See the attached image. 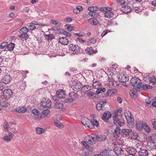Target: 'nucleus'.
Listing matches in <instances>:
<instances>
[{
	"label": "nucleus",
	"mask_w": 156,
	"mask_h": 156,
	"mask_svg": "<svg viewBox=\"0 0 156 156\" xmlns=\"http://www.w3.org/2000/svg\"><path fill=\"white\" fill-rule=\"evenodd\" d=\"M90 123H92L94 126H95L97 127L99 126V124L98 121L95 119H93L90 121Z\"/></svg>",
	"instance_id": "37998d69"
},
{
	"label": "nucleus",
	"mask_w": 156,
	"mask_h": 156,
	"mask_svg": "<svg viewBox=\"0 0 156 156\" xmlns=\"http://www.w3.org/2000/svg\"><path fill=\"white\" fill-rule=\"evenodd\" d=\"M37 133L38 134H41L44 133V130L40 127H37L36 129Z\"/></svg>",
	"instance_id": "4c0bfd02"
},
{
	"label": "nucleus",
	"mask_w": 156,
	"mask_h": 156,
	"mask_svg": "<svg viewBox=\"0 0 156 156\" xmlns=\"http://www.w3.org/2000/svg\"><path fill=\"white\" fill-rule=\"evenodd\" d=\"M4 140L9 142L10 141V133H8V136L6 135L4 138Z\"/></svg>",
	"instance_id": "bf43d9fd"
},
{
	"label": "nucleus",
	"mask_w": 156,
	"mask_h": 156,
	"mask_svg": "<svg viewBox=\"0 0 156 156\" xmlns=\"http://www.w3.org/2000/svg\"><path fill=\"white\" fill-rule=\"evenodd\" d=\"M31 23L35 26V25L41 26V27H40L47 26L46 25L44 24H42L41 23H39L35 21H32Z\"/></svg>",
	"instance_id": "ea45409f"
},
{
	"label": "nucleus",
	"mask_w": 156,
	"mask_h": 156,
	"mask_svg": "<svg viewBox=\"0 0 156 156\" xmlns=\"http://www.w3.org/2000/svg\"><path fill=\"white\" fill-rule=\"evenodd\" d=\"M132 132V130L130 129H123L122 131V134L124 137H126L127 135H129Z\"/></svg>",
	"instance_id": "aec40b11"
},
{
	"label": "nucleus",
	"mask_w": 156,
	"mask_h": 156,
	"mask_svg": "<svg viewBox=\"0 0 156 156\" xmlns=\"http://www.w3.org/2000/svg\"><path fill=\"white\" fill-rule=\"evenodd\" d=\"M113 151L116 155H122L123 154L124 152L122 149L120 147H115Z\"/></svg>",
	"instance_id": "2eb2a0df"
},
{
	"label": "nucleus",
	"mask_w": 156,
	"mask_h": 156,
	"mask_svg": "<svg viewBox=\"0 0 156 156\" xmlns=\"http://www.w3.org/2000/svg\"><path fill=\"white\" fill-rule=\"evenodd\" d=\"M125 116L127 120V126L130 128H132L134 126V119L131 112L129 111L125 112Z\"/></svg>",
	"instance_id": "f257e3e1"
},
{
	"label": "nucleus",
	"mask_w": 156,
	"mask_h": 156,
	"mask_svg": "<svg viewBox=\"0 0 156 156\" xmlns=\"http://www.w3.org/2000/svg\"><path fill=\"white\" fill-rule=\"evenodd\" d=\"M3 82L5 84H9L10 83V75H5L3 78Z\"/></svg>",
	"instance_id": "c756f323"
},
{
	"label": "nucleus",
	"mask_w": 156,
	"mask_h": 156,
	"mask_svg": "<svg viewBox=\"0 0 156 156\" xmlns=\"http://www.w3.org/2000/svg\"><path fill=\"white\" fill-rule=\"evenodd\" d=\"M86 54L89 55H92L98 52L97 50H93L92 48H87L85 49Z\"/></svg>",
	"instance_id": "6ab92c4d"
},
{
	"label": "nucleus",
	"mask_w": 156,
	"mask_h": 156,
	"mask_svg": "<svg viewBox=\"0 0 156 156\" xmlns=\"http://www.w3.org/2000/svg\"><path fill=\"white\" fill-rule=\"evenodd\" d=\"M57 97L59 98H64L66 96L65 91L62 89H59L56 92Z\"/></svg>",
	"instance_id": "9d476101"
},
{
	"label": "nucleus",
	"mask_w": 156,
	"mask_h": 156,
	"mask_svg": "<svg viewBox=\"0 0 156 156\" xmlns=\"http://www.w3.org/2000/svg\"><path fill=\"white\" fill-rule=\"evenodd\" d=\"M65 20L67 22L70 23L72 20V19L70 17H68L66 18Z\"/></svg>",
	"instance_id": "774afa93"
},
{
	"label": "nucleus",
	"mask_w": 156,
	"mask_h": 156,
	"mask_svg": "<svg viewBox=\"0 0 156 156\" xmlns=\"http://www.w3.org/2000/svg\"><path fill=\"white\" fill-rule=\"evenodd\" d=\"M120 133V129L119 127H117L115 130L113 134L114 137L117 138L119 136V135Z\"/></svg>",
	"instance_id": "a878e982"
},
{
	"label": "nucleus",
	"mask_w": 156,
	"mask_h": 156,
	"mask_svg": "<svg viewBox=\"0 0 156 156\" xmlns=\"http://www.w3.org/2000/svg\"><path fill=\"white\" fill-rule=\"evenodd\" d=\"M9 44H8L7 42H4L2 43L0 45V49H3L5 47H6V49L8 51H10V47L9 46Z\"/></svg>",
	"instance_id": "b1692460"
},
{
	"label": "nucleus",
	"mask_w": 156,
	"mask_h": 156,
	"mask_svg": "<svg viewBox=\"0 0 156 156\" xmlns=\"http://www.w3.org/2000/svg\"><path fill=\"white\" fill-rule=\"evenodd\" d=\"M101 83L98 81H96L93 83V86L95 88L97 89L101 86Z\"/></svg>",
	"instance_id": "473e14b6"
},
{
	"label": "nucleus",
	"mask_w": 156,
	"mask_h": 156,
	"mask_svg": "<svg viewBox=\"0 0 156 156\" xmlns=\"http://www.w3.org/2000/svg\"><path fill=\"white\" fill-rule=\"evenodd\" d=\"M111 114L109 112H106L103 114L101 119L105 121L106 122L111 118Z\"/></svg>",
	"instance_id": "4468645a"
},
{
	"label": "nucleus",
	"mask_w": 156,
	"mask_h": 156,
	"mask_svg": "<svg viewBox=\"0 0 156 156\" xmlns=\"http://www.w3.org/2000/svg\"><path fill=\"white\" fill-rule=\"evenodd\" d=\"M138 154L139 156H149V151L144 148H141L138 152Z\"/></svg>",
	"instance_id": "f8f14e48"
},
{
	"label": "nucleus",
	"mask_w": 156,
	"mask_h": 156,
	"mask_svg": "<svg viewBox=\"0 0 156 156\" xmlns=\"http://www.w3.org/2000/svg\"><path fill=\"white\" fill-rule=\"evenodd\" d=\"M87 96L90 98H93L95 97V93L93 92L90 91L87 94Z\"/></svg>",
	"instance_id": "58836bf2"
},
{
	"label": "nucleus",
	"mask_w": 156,
	"mask_h": 156,
	"mask_svg": "<svg viewBox=\"0 0 156 156\" xmlns=\"http://www.w3.org/2000/svg\"><path fill=\"white\" fill-rule=\"evenodd\" d=\"M90 121H91L88 118L86 117H83L82 118L81 122L83 125L85 126H87L89 124V122L90 123Z\"/></svg>",
	"instance_id": "5701e85b"
},
{
	"label": "nucleus",
	"mask_w": 156,
	"mask_h": 156,
	"mask_svg": "<svg viewBox=\"0 0 156 156\" xmlns=\"http://www.w3.org/2000/svg\"><path fill=\"white\" fill-rule=\"evenodd\" d=\"M65 101L66 102L70 103L73 102L74 101L69 96L68 98L66 99Z\"/></svg>",
	"instance_id": "13d9d810"
},
{
	"label": "nucleus",
	"mask_w": 156,
	"mask_h": 156,
	"mask_svg": "<svg viewBox=\"0 0 156 156\" xmlns=\"http://www.w3.org/2000/svg\"><path fill=\"white\" fill-rule=\"evenodd\" d=\"M0 104L1 106L4 108H6L8 106V104L5 101H3L1 102Z\"/></svg>",
	"instance_id": "6e6d98bb"
},
{
	"label": "nucleus",
	"mask_w": 156,
	"mask_h": 156,
	"mask_svg": "<svg viewBox=\"0 0 156 156\" xmlns=\"http://www.w3.org/2000/svg\"><path fill=\"white\" fill-rule=\"evenodd\" d=\"M130 134L131 136V138L132 139L135 140L137 139L138 136V134L134 132H132V131L130 133Z\"/></svg>",
	"instance_id": "c9c22d12"
},
{
	"label": "nucleus",
	"mask_w": 156,
	"mask_h": 156,
	"mask_svg": "<svg viewBox=\"0 0 156 156\" xmlns=\"http://www.w3.org/2000/svg\"><path fill=\"white\" fill-rule=\"evenodd\" d=\"M15 46V45L14 43L12 42L10 43V51L13 50Z\"/></svg>",
	"instance_id": "e2e57ef3"
},
{
	"label": "nucleus",
	"mask_w": 156,
	"mask_h": 156,
	"mask_svg": "<svg viewBox=\"0 0 156 156\" xmlns=\"http://www.w3.org/2000/svg\"><path fill=\"white\" fill-rule=\"evenodd\" d=\"M15 110L18 113H24L27 111L26 109L23 107H19L16 108Z\"/></svg>",
	"instance_id": "4be33fe9"
},
{
	"label": "nucleus",
	"mask_w": 156,
	"mask_h": 156,
	"mask_svg": "<svg viewBox=\"0 0 156 156\" xmlns=\"http://www.w3.org/2000/svg\"><path fill=\"white\" fill-rule=\"evenodd\" d=\"M63 105L62 103L60 101H57L55 103L54 107L57 109L62 108L63 107Z\"/></svg>",
	"instance_id": "c85d7f7f"
},
{
	"label": "nucleus",
	"mask_w": 156,
	"mask_h": 156,
	"mask_svg": "<svg viewBox=\"0 0 156 156\" xmlns=\"http://www.w3.org/2000/svg\"><path fill=\"white\" fill-rule=\"evenodd\" d=\"M113 122L116 125H119L122 126L123 125L124 120L122 118L120 115H119L117 113H115V115L113 117Z\"/></svg>",
	"instance_id": "7ed1b4c3"
},
{
	"label": "nucleus",
	"mask_w": 156,
	"mask_h": 156,
	"mask_svg": "<svg viewBox=\"0 0 156 156\" xmlns=\"http://www.w3.org/2000/svg\"><path fill=\"white\" fill-rule=\"evenodd\" d=\"M96 91L97 94H99L100 93L103 92L105 91L106 90L105 88L103 87L102 88H98Z\"/></svg>",
	"instance_id": "a19ab883"
},
{
	"label": "nucleus",
	"mask_w": 156,
	"mask_h": 156,
	"mask_svg": "<svg viewBox=\"0 0 156 156\" xmlns=\"http://www.w3.org/2000/svg\"><path fill=\"white\" fill-rule=\"evenodd\" d=\"M143 88L144 89L146 90L147 89H150L152 88L151 86L147 84H145L143 85L142 86Z\"/></svg>",
	"instance_id": "8fccbe9b"
},
{
	"label": "nucleus",
	"mask_w": 156,
	"mask_h": 156,
	"mask_svg": "<svg viewBox=\"0 0 156 156\" xmlns=\"http://www.w3.org/2000/svg\"><path fill=\"white\" fill-rule=\"evenodd\" d=\"M152 105L153 107L156 106V98H154L153 99Z\"/></svg>",
	"instance_id": "69168bd1"
},
{
	"label": "nucleus",
	"mask_w": 156,
	"mask_h": 156,
	"mask_svg": "<svg viewBox=\"0 0 156 156\" xmlns=\"http://www.w3.org/2000/svg\"><path fill=\"white\" fill-rule=\"evenodd\" d=\"M108 81L111 83V84L113 86H114L115 84L116 83V81H115L112 77H108Z\"/></svg>",
	"instance_id": "c03bdc74"
},
{
	"label": "nucleus",
	"mask_w": 156,
	"mask_h": 156,
	"mask_svg": "<svg viewBox=\"0 0 156 156\" xmlns=\"http://www.w3.org/2000/svg\"><path fill=\"white\" fill-rule=\"evenodd\" d=\"M114 91H116V90L114 89H109L108 90V91L106 93V94L105 95V96H108L109 94V93H110L111 94H112L111 93H113V92Z\"/></svg>",
	"instance_id": "603ef678"
},
{
	"label": "nucleus",
	"mask_w": 156,
	"mask_h": 156,
	"mask_svg": "<svg viewBox=\"0 0 156 156\" xmlns=\"http://www.w3.org/2000/svg\"><path fill=\"white\" fill-rule=\"evenodd\" d=\"M96 40L94 38H92L89 40L90 43L94 44L96 42Z\"/></svg>",
	"instance_id": "0e129e2a"
},
{
	"label": "nucleus",
	"mask_w": 156,
	"mask_h": 156,
	"mask_svg": "<svg viewBox=\"0 0 156 156\" xmlns=\"http://www.w3.org/2000/svg\"><path fill=\"white\" fill-rule=\"evenodd\" d=\"M97 141H104L107 139L106 136L104 135H97L96 136Z\"/></svg>",
	"instance_id": "a211bd4d"
},
{
	"label": "nucleus",
	"mask_w": 156,
	"mask_h": 156,
	"mask_svg": "<svg viewBox=\"0 0 156 156\" xmlns=\"http://www.w3.org/2000/svg\"><path fill=\"white\" fill-rule=\"evenodd\" d=\"M4 130L5 131H8L9 126L7 122H5L3 124Z\"/></svg>",
	"instance_id": "a18cd8bd"
},
{
	"label": "nucleus",
	"mask_w": 156,
	"mask_h": 156,
	"mask_svg": "<svg viewBox=\"0 0 156 156\" xmlns=\"http://www.w3.org/2000/svg\"><path fill=\"white\" fill-rule=\"evenodd\" d=\"M85 141L88 144H93L97 142L96 136L94 134L88 135L85 138Z\"/></svg>",
	"instance_id": "39448f33"
},
{
	"label": "nucleus",
	"mask_w": 156,
	"mask_h": 156,
	"mask_svg": "<svg viewBox=\"0 0 156 156\" xmlns=\"http://www.w3.org/2000/svg\"><path fill=\"white\" fill-rule=\"evenodd\" d=\"M121 11L124 13H128L130 12L132 10L131 7L128 5L123 6L121 9Z\"/></svg>",
	"instance_id": "f3484780"
},
{
	"label": "nucleus",
	"mask_w": 156,
	"mask_h": 156,
	"mask_svg": "<svg viewBox=\"0 0 156 156\" xmlns=\"http://www.w3.org/2000/svg\"><path fill=\"white\" fill-rule=\"evenodd\" d=\"M88 21L92 25L96 26L98 24L96 21L93 18H91L89 19L88 20Z\"/></svg>",
	"instance_id": "e433bc0d"
},
{
	"label": "nucleus",
	"mask_w": 156,
	"mask_h": 156,
	"mask_svg": "<svg viewBox=\"0 0 156 156\" xmlns=\"http://www.w3.org/2000/svg\"><path fill=\"white\" fill-rule=\"evenodd\" d=\"M130 83L135 89H139L142 87V84L139 78L133 77L130 80Z\"/></svg>",
	"instance_id": "20e7f679"
},
{
	"label": "nucleus",
	"mask_w": 156,
	"mask_h": 156,
	"mask_svg": "<svg viewBox=\"0 0 156 156\" xmlns=\"http://www.w3.org/2000/svg\"><path fill=\"white\" fill-rule=\"evenodd\" d=\"M10 90L5 89L3 92V96L4 98L8 99L10 98Z\"/></svg>",
	"instance_id": "412c9836"
},
{
	"label": "nucleus",
	"mask_w": 156,
	"mask_h": 156,
	"mask_svg": "<svg viewBox=\"0 0 156 156\" xmlns=\"http://www.w3.org/2000/svg\"><path fill=\"white\" fill-rule=\"evenodd\" d=\"M71 87L74 90L77 92L81 89L82 86L80 82L74 81L72 83Z\"/></svg>",
	"instance_id": "0eeeda50"
},
{
	"label": "nucleus",
	"mask_w": 156,
	"mask_h": 156,
	"mask_svg": "<svg viewBox=\"0 0 156 156\" xmlns=\"http://www.w3.org/2000/svg\"><path fill=\"white\" fill-rule=\"evenodd\" d=\"M65 26L67 27V29L69 31H71L74 30L73 27L70 24H66Z\"/></svg>",
	"instance_id": "3c124183"
},
{
	"label": "nucleus",
	"mask_w": 156,
	"mask_h": 156,
	"mask_svg": "<svg viewBox=\"0 0 156 156\" xmlns=\"http://www.w3.org/2000/svg\"><path fill=\"white\" fill-rule=\"evenodd\" d=\"M82 88H84L86 91H88L90 89V87L88 85H84L83 87H82Z\"/></svg>",
	"instance_id": "4d7b16f0"
},
{
	"label": "nucleus",
	"mask_w": 156,
	"mask_h": 156,
	"mask_svg": "<svg viewBox=\"0 0 156 156\" xmlns=\"http://www.w3.org/2000/svg\"><path fill=\"white\" fill-rule=\"evenodd\" d=\"M58 31L59 33L63 34L67 37H70L71 36V34L69 33L63 29H60Z\"/></svg>",
	"instance_id": "2f4dec72"
},
{
	"label": "nucleus",
	"mask_w": 156,
	"mask_h": 156,
	"mask_svg": "<svg viewBox=\"0 0 156 156\" xmlns=\"http://www.w3.org/2000/svg\"><path fill=\"white\" fill-rule=\"evenodd\" d=\"M46 36H48V41L51 40L55 38V36L54 35L52 34H46Z\"/></svg>",
	"instance_id": "09e8293b"
},
{
	"label": "nucleus",
	"mask_w": 156,
	"mask_h": 156,
	"mask_svg": "<svg viewBox=\"0 0 156 156\" xmlns=\"http://www.w3.org/2000/svg\"><path fill=\"white\" fill-rule=\"evenodd\" d=\"M54 123L55 125L57 127H60L61 126L62 124L59 121L56 120L54 121Z\"/></svg>",
	"instance_id": "5fc2aeb1"
},
{
	"label": "nucleus",
	"mask_w": 156,
	"mask_h": 156,
	"mask_svg": "<svg viewBox=\"0 0 156 156\" xmlns=\"http://www.w3.org/2000/svg\"><path fill=\"white\" fill-rule=\"evenodd\" d=\"M151 141L147 143V147H149L150 149H152L154 147L155 148L156 146L154 144V142L152 141V140L151 139Z\"/></svg>",
	"instance_id": "72a5a7b5"
},
{
	"label": "nucleus",
	"mask_w": 156,
	"mask_h": 156,
	"mask_svg": "<svg viewBox=\"0 0 156 156\" xmlns=\"http://www.w3.org/2000/svg\"><path fill=\"white\" fill-rule=\"evenodd\" d=\"M69 50L73 52V54H78L80 51V48L78 45L71 44L69 45Z\"/></svg>",
	"instance_id": "6e6552de"
},
{
	"label": "nucleus",
	"mask_w": 156,
	"mask_h": 156,
	"mask_svg": "<svg viewBox=\"0 0 156 156\" xmlns=\"http://www.w3.org/2000/svg\"><path fill=\"white\" fill-rule=\"evenodd\" d=\"M69 96L74 101L77 98V94L74 92H71L69 94Z\"/></svg>",
	"instance_id": "bb28decb"
},
{
	"label": "nucleus",
	"mask_w": 156,
	"mask_h": 156,
	"mask_svg": "<svg viewBox=\"0 0 156 156\" xmlns=\"http://www.w3.org/2000/svg\"><path fill=\"white\" fill-rule=\"evenodd\" d=\"M29 30L26 27H24L21 28L19 30V33L20 35L19 37L20 40L22 41H26L29 38L27 33Z\"/></svg>",
	"instance_id": "f03ea898"
},
{
	"label": "nucleus",
	"mask_w": 156,
	"mask_h": 156,
	"mask_svg": "<svg viewBox=\"0 0 156 156\" xmlns=\"http://www.w3.org/2000/svg\"><path fill=\"white\" fill-rule=\"evenodd\" d=\"M144 124L142 123L141 121L138 120H136V129L139 131H141L143 128Z\"/></svg>",
	"instance_id": "ddd939ff"
},
{
	"label": "nucleus",
	"mask_w": 156,
	"mask_h": 156,
	"mask_svg": "<svg viewBox=\"0 0 156 156\" xmlns=\"http://www.w3.org/2000/svg\"><path fill=\"white\" fill-rule=\"evenodd\" d=\"M114 13L110 11V10H107L104 13L105 17V18H110L114 16Z\"/></svg>",
	"instance_id": "393cba45"
},
{
	"label": "nucleus",
	"mask_w": 156,
	"mask_h": 156,
	"mask_svg": "<svg viewBox=\"0 0 156 156\" xmlns=\"http://www.w3.org/2000/svg\"><path fill=\"white\" fill-rule=\"evenodd\" d=\"M51 102L50 100L45 98H43L40 103L41 106L44 108H49L51 105Z\"/></svg>",
	"instance_id": "423d86ee"
},
{
	"label": "nucleus",
	"mask_w": 156,
	"mask_h": 156,
	"mask_svg": "<svg viewBox=\"0 0 156 156\" xmlns=\"http://www.w3.org/2000/svg\"><path fill=\"white\" fill-rule=\"evenodd\" d=\"M42 116L43 117H48L50 116L49 111L48 109L44 110L42 111Z\"/></svg>",
	"instance_id": "cd10ccee"
},
{
	"label": "nucleus",
	"mask_w": 156,
	"mask_h": 156,
	"mask_svg": "<svg viewBox=\"0 0 156 156\" xmlns=\"http://www.w3.org/2000/svg\"><path fill=\"white\" fill-rule=\"evenodd\" d=\"M144 130L147 133H150L151 131L150 128V127L147 125L146 124H144Z\"/></svg>",
	"instance_id": "79ce46f5"
},
{
	"label": "nucleus",
	"mask_w": 156,
	"mask_h": 156,
	"mask_svg": "<svg viewBox=\"0 0 156 156\" xmlns=\"http://www.w3.org/2000/svg\"><path fill=\"white\" fill-rule=\"evenodd\" d=\"M94 13V16H93V17L94 18H99L100 17V15L99 14L97 13L96 12V11L94 12H93Z\"/></svg>",
	"instance_id": "680f3d73"
},
{
	"label": "nucleus",
	"mask_w": 156,
	"mask_h": 156,
	"mask_svg": "<svg viewBox=\"0 0 156 156\" xmlns=\"http://www.w3.org/2000/svg\"><path fill=\"white\" fill-rule=\"evenodd\" d=\"M103 107L101 105V104L98 102L97 104V109L98 110H101V109H104L103 108Z\"/></svg>",
	"instance_id": "052dcab7"
},
{
	"label": "nucleus",
	"mask_w": 156,
	"mask_h": 156,
	"mask_svg": "<svg viewBox=\"0 0 156 156\" xmlns=\"http://www.w3.org/2000/svg\"><path fill=\"white\" fill-rule=\"evenodd\" d=\"M59 42L62 44L67 45L68 44L69 41L66 37H62L59 39Z\"/></svg>",
	"instance_id": "dca6fc26"
},
{
	"label": "nucleus",
	"mask_w": 156,
	"mask_h": 156,
	"mask_svg": "<svg viewBox=\"0 0 156 156\" xmlns=\"http://www.w3.org/2000/svg\"><path fill=\"white\" fill-rule=\"evenodd\" d=\"M100 104H101V105L102 107L104 108L105 106V104L107 103V102L106 100L105 99L103 100L102 101H100L99 102Z\"/></svg>",
	"instance_id": "49530a36"
},
{
	"label": "nucleus",
	"mask_w": 156,
	"mask_h": 156,
	"mask_svg": "<svg viewBox=\"0 0 156 156\" xmlns=\"http://www.w3.org/2000/svg\"><path fill=\"white\" fill-rule=\"evenodd\" d=\"M126 151L128 154L127 155L136 154L137 152V150L133 147L129 146L126 148Z\"/></svg>",
	"instance_id": "9b49d317"
},
{
	"label": "nucleus",
	"mask_w": 156,
	"mask_h": 156,
	"mask_svg": "<svg viewBox=\"0 0 156 156\" xmlns=\"http://www.w3.org/2000/svg\"><path fill=\"white\" fill-rule=\"evenodd\" d=\"M151 122L152 124L154 126V128L156 130V119H154L152 120Z\"/></svg>",
	"instance_id": "864d4df0"
},
{
	"label": "nucleus",
	"mask_w": 156,
	"mask_h": 156,
	"mask_svg": "<svg viewBox=\"0 0 156 156\" xmlns=\"http://www.w3.org/2000/svg\"><path fill=\"white\" fill-rule=\"evenodd\" d=\"M27 26L29 28V29L31 30H34L36 28V27L35 26L31 23H28Z\"/></svg>",
	"instance_id": "f704fd0d"
},
{
	"label": "nucleus",
	"mask_w": 156,
	"mask_h": 156,
	"mask_svg": "<svg viewBox=\"0 0 156 156\" xmlns=\"http://www.w3.org/2000/svg\"><path fill=\"white\" fill-rule=\"evenodd\" d=\"M86 148L90 151H92L93 150V148L90 147L88 144L86 147Z\"/></svg>",
	"instance_id": "338daca9"
},
{
	"label": "nucleus",
	"mask_w": 156,
	"mask_h": 156,
	"mask_svg": "<svg viewBox=\"0 0 156 156\" xmlns=\"http://www.w3.org/2000/svg\"><path fill=\"white\" fill-rule=\"evenodd\" d=\"M147 77L148 79V80L150 83H152L154 84L156 83V77L155 76L149 77V76H147Z\"/></svg>",
	"instance_id": "7c9ffc66"
},
{
	"label": "nucleus",
	"mask_w": 156,
	"mask_h": 156,
	"mask_svg": "<svg viewBox=\"0 0 156 156\" xmlns=\"http://www.w3.org/2000/svg\"><path fill=\"white\" fill-rule=\"evenodd\" d=\"M118 79L121 82L125 83L129 80L128 76L123 73H120L119 75Z\"/></svg>",
	"instance_id": "1a4fd4ad"
},
{
	"label": "nucleus",
	"mask_w": 156,
	"mask_h": 156,
	"mask_svg": "<svg viewBox=\"0 0 156 156\" xmlns=\"http://www.w3.org/2000/svg\"><path fill=\"white\" fill-rule=\"evenodd\" d=\"M32 113L36 116H38L39 114V111L36 109H34L32 111Z\"/></svg>",
	"instance_id": "de8ad7c7"
}]
</instances>
